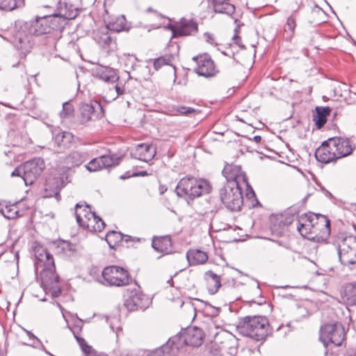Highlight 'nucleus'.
Returning a JSON list of instances; mask_svg holds the SVG:
<instances>
[{
	"mask_svg": "<svg viewBox=\"0 0 356 356\" xmlns=\"http://www.w3.org/2000/svg\"><path fill=\"white\" fill-rule=\"evenodd\" d=\"M60 24L57 15L44 16L24 22L19 29L15 26L1 33V38L10 42L23 54L29 52L33 42L31 36H40L41 44L49 49L56 47L58 40L61 37Z\"/></svg>",
	"mask_w": 356,
	"mask_h": 356,
	"instance_id": "f257e3e1",
	"label": "nucleus"
},
{
	"mask_svg": "<svg viewBox=\"0 0 356 356\" xmlns=\"http://www.w3.org/2000/svg\"><path fill=\"white\" fill-rule=\"evenodd\" d=\"M296 228L309 240L325 241L330 234V220L324 215L304 213L297 218Z\"/></svg>",
	"mask_w": 356,
	"mask_h": 356,
	"instance_id": "f03ea898",
	"label": "nucleus"
},
{
	"mask_svg": "<svg viewBox=\"0 0 356 356\" xmlns=\"http://www.w3.org/2000/svg\"><path fill=\"white\" fill-rule=\"evenodd\" d=\"M236 328L241 335L260 341L268 334L269 323L264 316H245L238 322Z\"/></svg>",
	"mask_w": 356,
	"mask_h": 356,
	"instance_id": "7ed1b4c3",
	"label": "nucleus"
},
{
	"mask_svg": "<svg viewBox=\"0 0 356 356\" xmlns=\"http://www.w3.org/2000/svg\"><path fill=\"white\" fill-rule=\"evenodd\" d=\"M211 189V186L207 180L188 176L179 180L175 192L177 196L184 197L188 201L209 193Z\"/></svg>",
	"mask_w": 356,
	"mask_h": 356,
	"instance_id": "20e7f679",
	"label": "nucleus"
},
{
	"mask_svg": "<svg viewBox=\"0 0 356 356\" xmlns=\"http://www.w3.org/2000/svg\"><path fill=\"white\" fill-rule=\"evenodd\" d=\"M35 257L38 264L41 263L44 266L40 272L41 284L44 290H51L59 282V276L56 274L53 256L46 248L38 247L35 249Z\"/></svg>",
	"mask_w": 356,
	"mask_h": 356,
	"instance_id": "39448f33",
	"label": "nucleus"
},
{
	"mask_svg": "<svg viewBox=\"0 0 356 356\" xmlns=\"http://www.w3.org/2000/svg\"><path fill=\"white\" fill-rule=\"evenodd\" d=\"M204 334L202 329L191 327L170 338V351L177 353L185 346L199 347L203 343Z\"/></svg>",
	"mask_w": 356,
	"mask_h": 356,
	"instance_id": "423d86ee",
	"label": "nucleus"
},
{
	"mask_svg": "<svg viewBox=\"0 0 356 356\" xmlns=\"http://www.w3.org/2000/svg\"><path fill=\"white\" fill-rule=\"evenodd\" d=\"M44 168V159L40 157H35L15 168L10 173V176L20 177L25 185L29 186L34 183L41 175Z\"/></svg>",
	"mask_w": 356,
	"mask_h": 356,
	"instance_id": "0eeeda50",
	"label": "nucleus"
},
{
	"mask_svg": "<svg viewBox=\"0 0 356 356\" xmlns=\"http://www.w3.org/2000/svg\"><path fill=\"white\" fill-rule=\"evenodd\" d=\"M75 216L79 225L90 232H100L105 227L104 220L94 211H92L88 204H76Z\"/></svg>",
	"mask_w": 356,
	"mask_h": 356,
	"instance_id": "6e6552de",
	"label": "nucleus"
},
{
	"mask_svg": "<svg viewBox=\"0 0 356 356\" xmlns=\"http://www.w3.org/2000/svg\"><path fill=\"white\" fill-rule=\"evenodd\" d=\"M222 204L232 211H241L243 204L241 186L235 181L225 184L219 191Z\"/></svg>",
	"mask_w": 356,
	"mask_h": 356,
	"instance_id": "1a4fd4ad",
	"label": "nucleus"
},
{
	"mask_svg": "<svg viewBox=\"0 0 356 356\" xmlns=\"http://www.w3.org/2000/svg\"><path fill=\"white\" fill-rule=\"evenodd\" d=\"M339 261L349 267L356 264V237L339 235L336 240Z\"/></svg>",
	"mask_w": 356,
	"mask_h": 356,
	"instance_id": "9d476101",
	"label": "nucleus"
},
{
	"mask_svg": "<svg viewBox=\"0 0 356 356\" xmlns=\"http://www.w3.org/2000/svg\"><path fill=\"white\" fill-rule=\"evenodd\" d=\"M344 339V328L339 323L325 324L321 328L320 340L323 342L324 346H327L329 343L339 346Z\"/></svg>",
	"mask_w": 356,
	"mask_h": 356,
	"instance_id": "9b49d317",
	"label": "nucleus"
},
{
	"mask_svg": "<svg viewBox=\"0 0 356 356\" xmlns=\"http://www.w3.org/2000/svg\"><path fill=\"white\" fill-rule=\"evenodd\" d=\"M104 280L108 285L121 286L129 284L131 278L124 268L117 266H109L104 268L102 273Z\"/></svg>",
	"mask_w": 356,
	"mask_h": 356,
	"instance_id": "f8f14e48",
	"label": "nucleus"
},
{
	"mask_svg": "<svg viewBox=\"0 0 356 356\" xmlns=\"http://www.w3.org/2000/svg\"><path fill=\"white\" fill-rule=\"evenodd\" d=\"M222 175L226 179V184H229V182L235 181L237 183V185L241 186V184H243L247 187V190L250 191L247 192V196L248 197H254L255 194L248 182V178L244 172L242 171L240 165H226L222 170Z\"/></svg>",
	"mask_w": 356,
	"mask_h": 356,
	"instance_id": "ddd939ff",
	"label": "nucleus"
},
{
	"mask_svg": "<svg viewBox=\"0 0 356 356\" xmlns=\"http://www.w3.org/2000/svg\"><path fill=\"white\" fill-rule=\"evenodd\" d=\"M295 219V214L291 210L284 213L272 216L270 218V229L271 232L276 236L282 235L286 230V227L291 225Z\"/></svg>",
	"mask_w": 356,
	"mask_h": 356,
	"instance_id": "4468645a",
	"label": "nucleus"
},
{
	"mask_svg": "<svg viewBox=\"0 0 356 356\" xmlns=\"http://www.w3.org/2000/svg\"><path fill=\"white\" fill-rule=\"evenodd\" d=\"M122 156L117 154H105L92 159L86 165L90 172H95L104 168H109L119 165Z\"/></svg>",
	"mask_w": 356,
	"mask_h": 356,
	"instance_id": "2eb2a0df",
	"label": "nucleus"
},
{
	"mask_svg": "<svg viewBox=\"0 0 356 356\" xmlns=\"http://www.w3.org/2000/svg\"><path fill=\"white\" fill-rule=\"evenodd\" d=\"M149 299L139 289L131 290L124 300V305L130 312L138 309L145 310L149 305Z\"/></svg>",
	"mask_w": 356,
	"mask_h": 356,
	"instance_id": "dca6fc26",
	"label": "nucleus"
},
{
	"mask_svg": "<svg viewBox=\"0 0 356 356\" xmlns=\"http://www.w3.org/2000/svg\"><path fill=\"white\" fill-rule=\"evenodd\" d=\"M168 29L172 31L173 38L192 35L198 30L196 22L186 19H181L176 24H169Z\"/></svg>",
	"mask_w": 356,
	"mask_h": 356,
	"instance_id": "f3484780",
	"label": "nucleus"
},
{
	"mask_svg": "<svg viewBox=\"0 0 356 356\" xmlns=\"http://www.w3.org/2000/svg\"><path fill=\"white\" fill-rule=\"evenodd\" d=\"M193 60L197 63L195 72L200 76L204 77L213 76L217 70L213 61L207 55L194 57Z\"/></svg>",
	"mask_w": 356,
	"mask_h": 356,
	"instance_id": "a211bd4d",
	"label": "nucleus"
},
{
	"mask_svg": "<svg viewBox=\"0 0 356 356\" xmlns=\"http://www.w3.org/2000/svg\"><path fill=\"white\" fill-rule=\"evenodd\" d=\"M328 143L331 144L333 147L337 159L350 155L353 150L350 141L347 138H330Z\"/></svg>",
	"mask_w": 356,
	"mask_h": 356,
	"instance_id": "6ab92c4d",
	"label": "nucleus"
},
{
	"mask_svg": "<svg viewBox=\"0 0 356 356\" xmlns=\"http://www.w3.org/2000/svg\"><path fill=\"white\" fill-rule=\"evenodd\" d=\"M156 153V148L153 145L141 143L138 145L134 149L131 150V155L134 159L149 162L153 159Z\"/></svg>",
	"mask_w": 356,
	"mask_h": 356,
	"instance_id": "aec40b11",
	"label": "nucleus"
},
{
	"mask_svg": "<svg viewBox=\"0 0 356 356\" xmlns=\"http://www.w3.org/2000/svg\"><path fill=\"white\" fill-rule=\"evenodd\" d=\"M315 157L319 162L324 163L337 159L333 147L328 143V139L323 142L321 145L316 149Z\"/></svg>",
	"mask_w": 356,
	"mask_h": 356,
	"instance_id": "412c9836",
	"label": "nucleus"
},
{
	"mask_svg": "<svg viewBox=\"0 0 356 356\" xmlns=\"http://www.w3.org/2000/svg\"><path fill=\"white\" fill-rule=\"evenodd\" d=\"M65 184L63 177H55L48 179L45 183L44 197H55L58 199L60 191Z\"/></svg>",
	"mask_w": 356,
	"mask_h": 356,
	"instance_id": "4be33fe9",
	"label": "nucleus"
},
{
	"mask_svg": "<svg viewBox=\"0 0 356 356\" xmlns=\"http://www.w3.org/2000/svg\"><path fill=\"white\" fill-rule=\"evenodd\" d=\"M152 246L156 252L163 254H168L172 252V241L168 236L154 238Z\"/></svg>",
	"mask_w": 356,
	"mask_h": 356,
	"instance_id": "5701e85b",
	"label": "nucleus"
},
{
	"mask_svg": "<svg viewBox=\"0 0 356 356\" xmlns=\"http://www.w3.org/2000/svg\"><path fill=\"white\" fill-rule=\"evenodd\" d=\"M95 72L98 78L108 83L113 84L120 79L116 71L111 67L101 66Z\"/></svg>",
	"mask_w": 356,
	"mask_h": 356,
	"instance_id": "b1692460",
	"label": "nucleus"
},
{
	"mask_svg": "<svg viewBox=\"0 0 356 356\" xmlns=\"http://www.w3.org/2000/svg\"><path fill=\"white\" fill-rule=\"evenodd\" d=\"M204 280L207 283L208 292L211 295L217 293L221 286L220 277L212 270H208L204 273Z\"/></svg>",
	"mask_w": 356,
	"mask_h": 356,
	"instance_id": "393cba45",
	"label": "nucleus"
},
{
	"mask_svg": "<svg viewBox=\"0 0 356 356\" xmlns=\"http://www.w3.org/2000/svg\"><path fill=\"white\" fill-rule=\"evenodd\" d=\"M80 123L83 124L90 121H94L98 118L95 106L92 104H84L80 107Z\"/></svg>",
	"mask_w": 356,
	"mask_h": 356,
	"instance_id": "a878e982",
	"label": "nucleus"
},
{
	"mask_svg": "<svg viewBox=\"0 0 356 356\" xmlns=\"http://www.w3.org/2000/svg\"><path fill=\"white\" fill-rule=\"evenodd\" d=\"M186 258L190 266L204 264L208 259L206 252L196 249L189 250L186 253Z\"/></svg>",
	"mask_w": 356,
	"mask_h": 356,
	"instance_id": "bb28decb",
	"label": "nucleus"
},
{
	"mask_svg": "<svg viewBox=\"0 0 356 356\" xmlns=\"http://www.w3.org/2000/svg\"><path fill=\"white\" fill-rule=\"evenodd\" d=\"M58 15L65 19H73L79 13V10L73 4L59 2Z\"/></svg>",
	"mask_w": 356,
	"mask_h": 356,
	"instance_id": "cd10ccee",
	"label": "nucleus"
},
{
	"mask_svg": "<svg viewBox=\"0 0 356 356\" xmlns=\"http://www.w3.org/2000/svg\"><path fill=\"white\" fill-rule=\"evenodd\" d=\"M229 0H213L215 13L232 15L235 12V6L229 3Z\"/></svg>",
	"mask_w": 356,
	"mask_h": 356,
	"instance_id": "c85d7f7f",
	"label": "nucleus"
},
{
	"mask_svg": "<svg viewBox=\"0 0 356 356\" xmlns=\"http://www.w3.org/2000/svg\"><path fill=\"white\" fill-rule=\"evenodd\" d=\"M313 115V120L318 129H321L327 122V117L330 114L331 108L326 107H316Z\"/></svg>",
	"mask_w": 356,
	"mask_h": 356,
	"instance_id": "c756f323",
	"label": "nucleus"
},
{
	"mask_svg": "<svg viewBox=\"0 0 356 356\" xmlns=\"http://www.w3.org/2000/svg\"><path fill=\"white\" fill-rule=\"evenodd\" d=\"M341 294L348 305H356V282L347 284Z\"/></svg>",
	"mask_w": 356,
	"mask_h": 356,
	"instance_id": "7c9ffc66",
	"label": "nucleus"
},
{
	"mask_svg": "<svg viewBox=\"0 0 356 356\" xmlns=\"http://www.w3.org/2000/svg\"><path fill=\"white\" fill-rule=\"evenodd\" d=\"M95 40L103 48L113 50L115 47V42L108 33H98L95 34Z\"/></svg>",
	"mask_w": 356,
	"mask_h": 356,
	"instance_id": "2f4dec72",
	"label": "nucleus"
},
{
	"mask_svg": "<svg viewBox=\"0 0 356 356\" xmlns=\"http://www.w3.org/2000/svg\"><path fill=\"white\" fill-rule=\"evenodd\" d=\"M88 159V154L81 151H74L67 156V163L72 166H79Z\"/></svg>",
	"mask_w": 356,
	"mask_h": 356,
	"instance_id": "473e14b6",
	"label": "nucleus"
},
{
	"mask_svg": "<svg viewBox=\"0 0 356 356\" xmlns=\"http://www.w3.org/2000/svg\"><path fill=\"white\" fill-rule=\"evenodd\" d=\"M73 139V135L68 131H60L54 136V141L59 147H67Z\"/></svg>",
	"mask_w": 356,
	"mask_h": 356,
	"instance_id": "72a5a7b5",
	"label": "nucleus"
},
{
	"mask_svg": "<svg viewBox=\"0 0 356 356\" xmlns=\"http://www.w3.org/2000/svg\"><path fill=\"white\" fill-rule=\"evenodd\" d=\"M107 29L120 32L126 29V19L124 15L118 16L115 19L109 21L106 25Z\"/></svg>",
	"mask_w": 356,
	"mask_h": 356,
	"instance_id": "f704fd0d",
	"label": "nucleus"
},
{
	"mask_svg": "<svg viewBox=\"0 0 356 356\" xmlns=\"http://www.w3.org/2000/svg\"><path fill=\"white\" fill-rule=\"evenodd\" d=\"M298 16V10H293L291 15L287 18L286 23L284 27V31L287 32L288 31L290 32L289 36H287L288 40H291L293 35L295 29L296 27V18Z\"/></svg>",
	"mask_w": 356,
	"mask_h": 356,
	"instance_id": "c9c22d12",
	"label": "nucleus"
},
{
	"mask_svg": "<svg viewBox=\"0 0 356 356\" xmlns=\"http://www.w3.org/2000/svg\"><path fill=\"white\" fill-rule=\"evenodd\" d=\"M123 239V234L115 231H110L106 236V241L111 248H114Z\"/></svg>",
	"mask_w": 356,
	"mask_h": 356,
	"instance_id": "e433bc0d",
	"label": "nucleus"
},
{
	"mask_svg": "<svg viewBox=\"0 0 356 356\" xmlns=\"http://www.w3.org/2000/svg\"><path fill=\"white\" fill-rule=\"evenodd\" d=\"M169 343L170 339L166 342V343L149 353L148 356H165L167 355H177V353H172V352L170 351L171 344H169Z\"/></svg>",
	"mask_w": 356,
	"mask_h": 356,
	"instance_id": "4c0bfd02",
	"label": "nucleus"
},
{
	"mask_svg": "<svg viewBox=\"0 0 356 356\" xmlns=\"http://www.w3.org/2000/svg\"><path fill=\"white\" fill-rule=\"evenodd\" d=\"M24 0H1V10L12 11L24 5Z\"/></svg>",
	"mask_w": 356,
	"mask_h": 356,
	"instance_id": "58836bf2",
	"label": "nucleus"
},
{
	"mask_svg": "<svg viewBox=\"0 0 356 356\" xmlns=\"http://www.w3.org/2000/svg\"><path fill=\"white\" fill-rule=\"evenodd\" d=\"M74 108L70 102H66L63 104V109L60 113V116L62 120L69 119L74 115Z\"/></svg>",
	"mask_w": 356,
	"mask_h": 356,
	"instance_id": "ea45409f",
	"label": "nucleus"
},
{
	"mask_svg": "<svg viewBox=\"0 0 356 356\" xmlns=\"http://www.w3.org/2000/svg\"><path fill=\"white\" fill-rule=\"evenodd\" d=\"M172 56L170 55H165L160 56L154 60V67L155 70H158L163 65H171Z\"/></svg>",
	"mask_w": 356,
	"mask_h": 356,
	"instance_id": "a19ab883",
	"label": "nucleus"
},
{
	"mask_svg": "<svg viewBox=\"0 0 356 356\" xmlns=\"http://www.w3.org/2000/svg\"><path fill=\"white\" fill-rule=\"evenodd\" d=\"M111 329L115 332L116 337H118L119 332L122 331L121 322L119 318L116 316L111 317L108 319Z\"/></svg>",
	"mask_w": 356,
	"mask_h": 356,
	"instance_id": "79ce46f5",
	"label": "nucleus"
},
{
	"mask_svg": "<svg viewBox=\"0 0 356 356\" xmlns=\"http://www.w3.org/2000/svg\"><path fill=\"white\" fill-rule=\"evenodd\" d=\"M19 211L15 206L12 207H6L4 210L1 209V215L7 219H13L17 216Z\"/></svg>",
	"mask_w": 356,
	"mask_h": 356,
	"instance_id": "37998d69",
	"label": "nucleus"
},
{
	"mask_svg": "<svg viewBox=\"0 0 356 356\" xmlns=\"http://www.w3.org/2000/svg\"><path fill=\"white\" fill-rule=\"evenodd\" d=\"M104 98H105V101L108 102L114 101L118 98V97L115 94V89L113 88L112 86L108 88L107 91H106Z\"/></svg>",
	"mask_w": 356,
	"mask_h": 356,
	"instance_id": "c03bdc74",
	"label": "nucleus"
},
{
	"mask_svg": "<svg viewBox=\"0 0 356 356\" xmlns=\"http://www.w3.org/2000/svg\"><path fill=\"white\" fill-rule=\"evenodd\" d=\"M74 337L76 339V341H77L79 345L80 346L81 350L84 353H89L90 349H91V347L87 344V343L85 341V339L81 338V337H80L76 336V335H74Z\"/></svg>",
	"mask_w": 356,
	"mask_h": 356,
	"instance_id": "a18cd8bd",
	"label": "nucleus"
},
{
	"mask_svg": "<svg viewBox=\"0 0 356 356\" xmlns=\"http://www.w3.org/2000/svg\"><path fill=\"white\" fill-rule=\"evenodd\" d=\"M177 111L181 115H187L191 113H193L195 112V109L191 107L179 106L177 109Z\"/></svg>",
	"mask_w": 356,
	"mask_h": 356,
	"instance_id": "49530a36",
	"label": "nucleus"
},
{
	"mask_svg": "<svg viewBox=\"0 0 356 356\" xmlns=\"http://www.w3.org/2000/svg\"><path fill=\"white\" fill-rule=\"evenodd\" d=\"M111 85H112L113 88L115 89V94L118 97L124 93L125 88H124V85L118 83H115Z\"/></svg>",
	"mask_w": 356,
	"mask_h": 356,
	"instance_id": "de8ad7c7",
	"label": "nucleus"
},
{
	"mask_svg": "<svg viewBox=\"0 0 356 356\" xmlns=\"http://www.w3.org/2000/svg\"><path fill=\"white\" fill-rule=\"evenodd\" d=\"M26 332L29 337V339L33 341V344L31 346H33V347H37L38 346L41 344L40 341L33 334H32L29 331H26Z\"/></svg>",
	"mask_w": 356,
	"mask_h": 356,
	"instance_id": "09e8293b",
	"label": "nucleus"
},
{
	"mask_svg": "<svg viewBox=\"0 0 356 356\" xmlns=\"http://www.w3.org/2000/svg\"><path fill=\"white\" fill-rule=\"evenodd\" d=\"M204 36L207 42L210 43L211 44L217 45V43L214 42V38L212 34L206 33Z\"/></svg>",
	"mask_w": 356,
	"mask_h": 356,
	"instance_id": "8fccbe9b",
	"label": "nucleus"
},
{
	"mask_svg": "<svg viewBox=\"0 0 356 356\" xmlns=\"http://www.w3.org/2000/svg\"><path fill=\"white\" fill-rule=\"evenodd\" d=\"M51 290H53L52 291V296L54 297H58L59 296V294L60 293V288L58 286V284L56 285H54V288H51Z\"/></svg>",
	"mask_w": 356,
	"mask_h": 356,
	"instance_id": "3c124183",
	"label": "nucleus"
},
{
	"mask_svg": "<svg viewBox=\"0 0 356 356\" xmlns=\"http://www.w3.org/2000/svg\"><path fill=\"white\" fill-rule=\"evenodd\" d=\"M148 175L147 171L143 170V171H138L136 172H134L131 176L132 177H145Z\"/></svg>",
	"mask_w": 356,
	"mask_h": 356,
	"instance_id": "603ef678",
	"label": "nucleus"
},
{
	"mask_svg": "<svg viewBox=\"0 0 356 356\" xmlns=\"http://www.w3.org/2000/svg\"><path fill=\"white\" fill-rule=\"evenodd\" d=\"M321 189L325 196H327L330 199H334V196L332 195V194L330 191L326 190L323 186H321Z\"/></svg>",
	"mask_w": 356,
	"mask_h": 356,
	"instance_id": "864d4df0",
	"label": "nucleus"
},
{
	"mask_svg": "<svg viewBox=\"0 0 356 356\" xmlns=\"http://www.w3.org/2000/svg\"><path fill=\"white\" fill-rule=\"evenodd\" d=\"M167 186L163 184H160L159 187V191L160 195L164 194L167 191Z\"/></svg>",
	"mask_w": 356,
	"mask_h": 356,
	"instance_id": "5fc2aeb1",
	"label": "nucleus"
},
{
	"mask_svg": "<svg viewBox=\"0 0 356 356\" xmlns=\"http://www.w3.org/2000/svg\"><path fill=\"white\" fill-rule=\"evenodd\" d=\"M253 140L257 143H259L261 140V137L260 136H255L253 138Z\"/></svg>",
	"mask_w": 356,
	"mask_h": 356,
	"instance_id": "6e6d98bb",
	"label": "nucleus"
},
{
	"mask_svg": "<svg viewBox=\"0 0 356 356\" xmlns=\"http://www.w3.org/2000/svg\"><path fill=\"white\" fill-rule=\"evenodd\" d=\"M123 236H124V239L122 241H124L125 242H128L131 238V237L128 235H123Z\"/></svg>",
	"mask_w": 356,
	"mask_h": 356,
	"instance_id": "4d7b16f0",
	"label": "nucleus"
},
{
	"mask_svg": "<svg viewBox=\"0 0 356 356\" xmlns=\"http://www.w3.org/2000/svg\"><path fill=\"white\" fill-rule=\"evenodd\" d=\"M132 177L131 175H127V174H124L120 177L121 179H125L127 178Z\"/></svg>",
	"mask_w": 356,
	"mask_h": 356,
	"instance_id": "13d9d810",
	"label": "nucleus"
},
{
	"mask_svg": "<svg viewBox=\"0 0 356 356\" xmlns=\"http://www.w3.org/2000/svg\"><path fill=\"white\" fill-rule=\"evenodd\" d=\"M255 293L256 294H259V293L260 294V289H259V284H257V286Z\"/></svg>",
	"mask_w": 356,
	"mask_h": 356,
	"instance_id": "bf43d9fd",
	"label": "nucleus"
},
{
	"mask_svg": "<svg viewBox=\"0 0 356 356\" xmlns=\"http://www.w3.org/2000/svg\"><path fill=\"white\" fill-rule=\"evenodd\" d=\"M89 356H107L106 355H102V354H94V355H90Z\"/></svg>",
	"mask_w": 356,
	"mask_h": 356,
	"instance_id": "052dcab7",
	"label": "nucleus"
},
{
	"mask_svg": "<svg viewBox=\"0 0 356 356\" xmlns=\"http://www.w3.org/2000/svg\"><path fill=\"white\" fill-rule=\"evenodd\" d=\"M65 245L67 246L69 248V250H71V245L70 243H64Z\"/></svg>",
	"mask_w": 356,
	"mask_h": 356,
	"instance_id": "680f3d73",
	"label": "nucleus"
},
{
	"mask_svg": "<svg viewBox=\"0 0 356 356\" xmlns=\"http://www.w3.org/2000/svg\"><path fill=\"white\" fill-rule=\"evenodd\" d=\"M238 38H239V37H238V35H237L236 34H235V35H234V37H233V40H236V39H238Z\"/></svg>",
	"mask_w": 356,
	"mask_h": 356,
	"instance_id": "e2e57ef3",
	"label": "nucleus"
},
{
	"mask_svg": "<svg viewBox=\"0 0 356 356\" xmlns=\"http://www.w3.org/2000/svg\"><path fill=\"white\" fill-rule=\"evenodd\" d=\"M58 307H60V309H63L61 305H60L59 304H58Z\"/></svg>",
	"mask_w": 356,
	"mask_h": 356,
	"instance_id": "0e129e2a",
	"label": "nucleus"
}]
</instances>
